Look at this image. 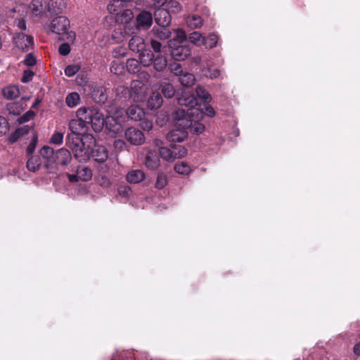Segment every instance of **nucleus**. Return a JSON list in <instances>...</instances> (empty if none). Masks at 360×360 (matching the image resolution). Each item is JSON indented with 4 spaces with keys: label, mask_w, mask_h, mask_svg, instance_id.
<instances>
[{
    "label": "nucleus",
    "mask_w": 360,
    "mask_h": 360,
    "mask_svg": "<svg viewBox=\"0 0 360 360\" xmlns=\"http://www.w3.org/2000/svg\"><path fill=\"white\" fill-rule=\"evenodd\" d=\"M174 128L167 135L170 142H182L190 133L200 135L205 130L207 122L205 115L212 117L215 114H172Z\"/></svg>",
    "instance_id": "obj_1"
},
{
    "label": "nucleus",
    "mask_w": 360,
    "mask_h": 360,
    "mask_svg": "<svg viewBox=\"0 0 360 360\" xmlns=\"http://www.w3.org/2000/svg\"><path fill=\"white\" fill-rule=\"evenodd\" d=\"M70 27V20L65 16H58L53 19L50 24V30L52 33L57 35H65L68 42H73L76 34L74 32L68 31Z\"/></svg>",
    "instance_id": "obj_2"
},
{
    "label": "nucleus",
    "mask_w": 360,
    "mask_h": 360,
    "mask_svg": "<svg viewBox=\"0 0 360 360\" xmlns=\"http://www.w3.org/2000/svg\"><path fill=\"white\" fill-rule=\"evenodd\" d=\"M129 114H109L105 117V128L113 134H119L122 131V122L129 118Z\"/></svg>",
    "instance_id": "obj_3"
},
{
    "label": "nucleus",
    "mask_w": 360,
    "mask_h": 360,
    "mask_svg": "<svg viewBox=\"0 0 360 360\" xmlns=\"http://www.w3.org/2000/svg\"><path fill=\"white\" fill-rule=\"evenodd\" d=\"M187 150L182 146H172L171 148L160 147L159 154L166 161L172 162L177 158H181L186 155Z\"/></svg>",
    "instance_id": "obj_4"
},
{
    "label": "nucleus",
    "mask_w": 360,
    "mask_h": 360,
    "mask_svg": "<svg viewBox=\"0 0 360 360\" xmlns=\"http://www.w3.org/2000/svg\"><path fill=\"white\" fill-rule=\"evenodd\" d=\"M79 115L81 116L78 119H74L70 121L69 127L72 132L84 134L89 131L87 114Z\"/></svg>",
    "instance_id": "obj_5"
},
{
    "label": "nucleus",
    "mask_w": 360,
    "mask_h": 360,
    "mask_svg": "<svg viewBox=\"0 0 360 360\" xmlns=\"http://www.w3.org/2000/svg\"><path fill=\"white\" fill-rule=\"evenodd\" d=\"M195 91L198 98L203 102V108L199 107L198 110L200 112H214L213 108L209 104L212 100V96L207 90L202 86H198Z\"/></svg>",
    "instance_id": "obj_6"
},
{
    "label": "nucleus",
    "mask_w": 360,
    "mask_h": 360,
    "mask_svg": "<svg viewBox=\"0 0 360 360\" xmlns=\"http://www.w3.org/2000/svg\"><path fill=\"white\" fill-rule=\"evenodd\" d=\"M72 160V157L70 150L65 148H61L56 151L53 162L56 166L63 168L68 165Z\"/></svg>",
    "instance_id": "obj_7"
},
{
    "label": "nucleus",
    "mask_w": 360,
    "mask_h": 360,
    "mask_svg": "<svg viewBox=\"0 0 360 360\" xmlns=\"http://www.w3.org/2000/svg\"><path fill=\"white\" fill-rule=\"evenodd\" d=\"M32 17L43 18L46 16L47 5L42 0H32L29 6Z\"/></svg>",
    "instance_id": "obj_8"
},
{
    "label": "nucleus",
    "mask_w": 360,
    "mask_h": 360,
    "mask_svg": "<svg viewBox=\"0 0 360 360\" xmlns=\"http://www.w3.org/2000/svg\"><path fill=\"white\" fill-rule=\"evenodd\" d=\"M89 129L91 128L95 132H100L105 125V117L103 114L87 115Z\"/></svg>",
    "instance_id": "obj_9"
},
{
    "label": "nucleus",
    "mask_w": 360,
    "mask_h": 360,
    "mask_svg": "<svg viewBox=\"0 0 360 360\" xmlns=\"http://www.w3.org/2000/svg\"><path fill=\"white\" fill-rule=\"evenodd\" d=\"M126 139L131 144L139 146L144 143L145 136L136 128L130 127L125 131Z\"/></svg>",
    "instance_id": "obj_10"
},
{
    "label": "nucleus",
    "mask_w": 360,
    "mask_h": 360,
    "mask_svg": "<svg viewBox=\"0 0 360 360\" xmlns=\"http://www.w3.org/2000/svg\"><path fill=\"white\" fill-rule=\"evenodd\" d=\"M14 42L19 49L27 51L33 46V38L23 32H20L14 37Z\"/></svg>",
    "instance_id": "obj_11"
},
{
    "label": "nucleus",
    "mask_w": 360,
    "mask_h": 360,
    "mask_svg": "<svg viewBox=\"0 0 360 360\" xmlns=\"http://www.w3.org/2000/svg\"><path fill=\"white\" fill-rule=\"evenodd\" d=\"M171 49V55L175 60H184L191 54V49L188 45H178Z\"/></svg>",
    "instance_id": "obj_12"
},
{
    "label": "nucleus",
    "mask_w": 360,
    "mask_h": 360,
    "mask_svg": "<svg viewBox=\"0 0 360 360\" xmlns=\"http://www.w3.org/2000/svg\"><path fill=\"white\" fill-rule=\"evenodd\" d=\"M34 124H27L17 128L11 135L8 137V141L10 143H14L18 141L21 137L30 134L32 131Z\"/></svg>",
    "instance_id": "obj_13"
},
{
    "label": "nucleus",
    "mask_w": 360,
    "mask_h": 360,
    "mask_svg": "<svg viewBox=\"0 0 360 360\" xmlns=\"http://www.w3.org/2000/svg\"><path fill=\"white\" fill-rule=\"evenodd\" d=\"M155 22L160 27H167L171 22V16L165 8H159L154 13Z\"/></svg>",
    "instance_id": "obj_14"
},
{
    "label": "nucleus",
    "mask_w": 360,
    "mask_h": 360,
    "mask_svg": "<svg viewBox=\"0 0 360 360\" xmlns=\"http://www.w3.org/2000/svg\"><path fill=\"white\" fill-rule=\"evenodd\" d=\"M137 27L139 29H148L153 23V16L148 11H141L136 17Z\"/></svg>",
    "instance_id": "obj_15"
},
{
    "label": "nucleus",
    "mask_w": 360,
    "mask_h": 360,
    "mask_svg": "<svg viewBox=\"0 0 360 360\" xmlns=\"http://www.w3.org/2000/svg\"><path fill=\"white\" fill-rule=\"evenodd\" d=\"M131 119H139L140 126L143 130L149 131L153 127V114H130Z\"/></svg>",
    "instance_id": "obj_16"
},
{
    "label": "nucleus",
    "mask_w": 360,
    "mask_h": 360,
    "mask_svg": "<svg viewBox=\"0 0 360 360\" xmlns=\"http://www.w3.org/2000/svg\"><path fill=\"white\" fill-rule=\"evenodd\" d=\"M91 157L99 163L105 162L108 158V152L107 149L103 146H95L91 149Z\"/></svg>",
    "instance_id": "obj_17"
},
{
    "label": "nucleus",
    "mask_w": 360,
    "mask_h": 360,
    "mask_svg": "<svg viewBox=\"0 0 360 360\" xmlns=\"http://www.w3.org/2000/svg\"><path fill=\"white\" fill-rule=\"evenodd\" d=\"M75 158L79 162H86L91 158V148L83 143L82 147H78L72 150Z\"/></svg>",
    "instance_id": "obj_18"
},
{
    "label": "nucleus",
    "mask_w": 360,
    "mask_h": 360,
    "mask_svg": "<svg viewBox=\"0 0 360 360\" xmlns=\"http://www.w3.org/2000/svg\"><path fill=\"white\" fill-rule=\"evenodd\" d=\"M82 134L72 132L68 134L66 139V146L72 150L78 147H82L84 141Z\"/></svg>",
    "instance_id": "obj_19"
},
{
    "label": "nucleus",
    "mask_w": 360,
    "mask_h": 360,
    "mask_svg": "<svg viewBox=\"0 0 360 360\" xmlns=\"http://www.w3.org/2000/svg\"><path fill=\"white\" fill-rule=\"evenodd\" d=\"M47 5V11L51 14L61 13L66 8L65 0H50Z\"/></svg>",
    "instance_id": "obj_20"
},
{
    "label": "nucleus",
    "mask_w": 360,
    "mask_h": 360,
    "mask_svg": "<svg viewBox=\"0 0 360 360\" xmlns=\"http://www.w3.org/2000/svg\"><path fill=\"white\" fill-rule=\"evenodd\" d=\"M129 48L134 52L139 53L146 49L145 41L143 37L133 36L129 42Z\"/></svg>",
    "instance_id": "obj_21"
},
{
    "label": "nucleus",
    "mask_w": 360,
    "mask_h": 360,
    "mask_svg": "<svg viewBox=\"0 0 360 360\" xmlns=\"http://www.w3.org/2000/svg\"><path fill=\"white\" fill-rule=\"evenodd\" d=\"M178 103L180 105H184L192 109L198 105L197 98L191 94L184 92L178 98Z\"/></svg>",
    "instance_id": "obj_22"
},
{
    "label": "nucleus",
    "mask_w": 360,
    "mask_h": 360,
    "mask_svg": "<svg viewBox=\"0 0 360 360\" xmlns=\"http://www.w3.org/2000/svg\"><path fill=\"white\" fill-rule=\"evenodd\" d=\"M146 175L141 169H131L128 172L126 176V180L129 184H139L143 181Z\"/></svg>",
    "instance_id": "obj_23"
},
{
    "label": "nucleus",
    "mask_w": 360,
    "mask_h": 360,
    "mask_svg": "<svg viewBox=\"0 0 360 360\" xmlns=\"http://www.w3.org/2000/svg\"><path fill=\"white\" fill-rule=\"evenodd\" d=\"M145 165L147 167L152 169H155L158 167L160 165V158L156 151H148L146 157Z\"/></svg>",
    "instance_id": "obj_24"
},
{
    "label": "nucleus",
    "mask_w": 360,
    "mask_h": 360,
    "mask_svg": "<svg viewBox=\"0 0 360 360\" xmlns=\"http://www.w3.org/2000/svg\"><path fill=\"white\" fill-rule=\"evenodd\" d=\"M163 100L159 92H153L148 100V107L151 110L158 109L162 104Z\"/></svg>",
    "instance_id": "obj_25"
},
{
    "label": "nucleus",
    "mask_w": 360,
    "mask_h": 360,
    "mask_svg": "<svg viewBox=\"0 0 360 360\" xmlns=\"http://www.w3.org/2000/svg\"><path fill=\"white\" fill-rule=\"evenodd\" d=\"M139 62L144 67H149L152 65L154 54L148 49L139 52Z\"/></svg>",
    "instance_id": "obj_26"
},
{
    "label": "nucleus",
    "mask_w": 360,
    "mask_h": 360,
    "mask_svg": "<svg viewBox=\"0 0 360 360\" xmlns=\"http://www.w3.org/2000/svg\"><path fill=\"white\" fill-rule=\"evenodd\" d=\"M154 69L158 72H162L167 65V60L165 56L159 54L154 56L153 63Z\"/></svg>",
    "instance_id": "obj_27"
},
{
    "label": "nucleus",
    "mask_w": 360,
    "mask_h": 360,
    "mask_svg": "<svg viewBox=\"0 0 360 360\" xmlns=\"http://www.w3.org/2000/svg\"><path fill=\"white\" fill-rule=\"evenodd\" d=\"M3 94L7 99H15L20 95V89L18 86L9 85L3 89Z\"/></svg>",
    "instance_id": "obj_28"
},
{
    "label": "nucleus",
    "mask_w": 360,
    "mask_h": 360,
    "mask_svg": "<svg viewBox=\"0 0 360 360\" xmlns=\"http://www.w3.org/2000/svg\"><path fill=\"white\" fill-rule=\"evenodd\" d=\"M77 176L80 181H88L92 178V172L91 169L85 166H79L77 169Z\"/></svg>",
    "instance_id": "obj_29"
},
{
    "label": "nucleus",
    "mask_w": 360,
    "mask_h": 360,
    "mask_svg": "<svg viewBox=\"0 0 360 360\" xmlns=\"http://www.w3.org/2000/svg\"><path fill=\"white\" fill-rule=\"evenodd\" d=\"M133 18V13L130 9H124L117 13L116 20L122 23H127Z\"/></svg>",
    "instance_id": "obj_30"
},
{
    "label": "nucleus",
    "mask_w": 360,
    "mask_h": 360,
    "mask_svg": "<svg viewBox=\"0 0 360 360\" xmlns=\"http://www.w3.org/2000/svg\"><path fill=\"white\" fill-rule=\"evenodd\" d=\"M151 32L155 37L161 40H166L171 37V32L167 28V27L153 28Z\"/></svg>",
    "instance_id": "obj_31"
},
{
    "label": "nucleus",
    "mask_w": 360,
    "mask_h": 360,
    "mask_svg": "<svg viewBox=\"0 0 360 360\" xmlns=\"http://www.w3.org/2000/svg\"><path fill=\"white\" fill-rule=\"evenodd\" d=\"M191 43L197 46H201L204 45L205 42V37L198 32H193L189 34L188 37Z\"/></svg>",
    "instance_id": "obj_32"
},
{
    "label": "nucleus",
    "mask_w": 360,
    "mask_h": 360,
    "mask_svg": "<svg viewBox=\"0 0 360 360\" xmlns=\"http://www.w3.org/2000/svg\"><path fill=\"white\" fill-rule=\"evenodd\" d=\"M92 97L96 102L104 103L107 99L105 89L102 86L96 88L93 91Z\"/></svg>",
    "instance_id": "obj_33"
},
{
    "label": "nucleus",
    "mask_w": 360,
    "mask_h": 360,
    "mask_svg": "<svg viewBox=\"0 0 360 360\" xmlns=\"http://www.w3.org/2000/svg\"><path fill=\"white\" fill-rule=\"evenodd\" d=\"M195 80L194 75L188 72L183 73L179 78V82L185 86H193Z\"/></svg>",
    "instance_id": "obj_34"
},
{
    "label": "nucleus",
    "mask_w": 360,
    "mask_h": 360,
    "mask_svg": "<svg viewBox=\"0 0 360 360\" xmlns=\"http://www.w3.org/2000/svg\"><path fill=\"white\" fill-rule=\"evenodd\" d=\"M186 24L191 28L195 29L202 25V20L200 16L193 15L186 18Z\"/></svg>",
    "instance_id": "obj_35"
},
{
    "label": "nucleus",
    "mask_w": 360,
    "mask_h": 360,
    "mask_svg": "<svg viewBox=\"0 0 360 360\" xmlns=\"http://www.w3.org/2000/svg\"><path fill=\"white\" fill-rule=\"evenodd\" d=\"M153 118H156V123L160 127L166 125L170 119L173 120L174 115L172 114H153Z\"/></svg>",
    "instance_id": "obj_36"
},
{
    "label": "nucleus",
    "mask_w": 360,
    "mask_h": 360,
    "mask_svg": "<svg viewBox=\"0 0 360 360\" xmlns=\"http://www.w3.org/2000/svg\"><path fill=\"white\" fill-rule=\"evenodd\" d=\"M80 101V96L77 92H72L68 94L65 98V102L68 106L70 108H74L77 106Z\"/></svg>",
    "instance_id": "obj_37"
},
{
    "label": "nucleus",
    "mask_w": 360,
    "mask_h": 360,
    "mask_svg": "<svg viewBox=\"0 0 360 360\" xmlns=\"http://www.w3.org/2000/svg\"><path fill=\"white\" fill-rule=\"evenodd\" d=\"M186 35L185 32L181 30H176V37L173 39L169 41L168 45L170 48H172L176 46V44L182 43L186 40Z\"/></svg>",
    "instance_id": "obj_38"
},
{
    "label": "nucleus",
    "mask_w": 360,
    "mask_h": 360,
    "mask_svg": "<svg viewBox=\"0 0 360 360\" xmlns=\"http://www.w3.org/2000/svg\"><path fill=\"white\" fill-rule=\"evenodd\" d=\"M162 93L167 98H172L175 94V89L172 84L168 82H162L160 85Z\"/></svg>",
    "instance_id": "obj_39"
},
{
    "label": "nucleus",
    "mask_w": 360,
    "mask_h": 360,
    "mask_svg": "<svg viewBox=\"0 0 360 360\" xmlns=\"http://www.w3.org/2000/svg\"><path fill=\"white\" fill-rule=\"evenodd\" d=\"M30 136L31 138V142L27 148V153L28 155H32L34 153L37 143L38 138L34 128L32 129V131H30Z\"/></svg>",
    "instance_id": "obj_40"
},
{
    "label": "nucleus",
    "mask_w": 360,
    "mask_h": 360,
    "mask_svg": "<svg viewBox=\"0 0 360 360\" xmlns=\"http://www.w3.org/2000/svg\"><path fill=\"white\" fill-rule=\"evenodd\" d=\"M139 63L138 60L130 58L127 61V69L131 73H136L139 71Z\"/></svg>",
    "instance_id": "obj_41"
},
{
    "label": "nucleus",
    "mask_w": 360,
    "mask_h": 360,
    "mask_svg": "<svg viewBox=\"0 0 360 360\" xmlns=\"http://www.w3.org/2000/svg\"><path fill=\"white\" fill-rule=\"evenodd\" d=\"M55 153L56 151L48 146L42 147L39 151L40 155L46 160L54 158Z\"/></svg>",
    "instance_id": "obj_42"
},
{
    "label": "nucleus",
    "mask_w": 360,
    "mask_h": 360,
    "mask_svg": "<svg viewBox=\"0 0 360 360\" xmlns=\"http://www.w3.org/2000/svg\"><path fill=\"white\" fill-rule=\"evenodd\" d=\"M169 13H176L181 11V6L176 0H169L166 4V8Z\"/></svg>",
    "instance_id": "obj_43"
},
{
    "label": "nucleus",
    "mask_w": 360,
    "mask_h": 360,
    "mask_svg": "<svg viewBox=\"0 0 360 360\" xmlns=\"http://www.w3.org/2000/svg\"><path fill=\"white\" fill-rule=\"evenodd\" d=\"M40 161L38 158L31 157L27 162V167L31 172H36L40 167Z\"/></svg>",
    "instance_id": "obj_44"
},
{
    "label": "nucleus",
    "mask_w": 360,
    "mask_h": 360,
    "mask_svg": "<svg viewBox=\"0 0 360 360\" xmlns=\"http://www.w3.org/2000/svg\"><path fill=\"white\" fill-rule=\"evenodd\" d=\"M218 40L219 37L216 34H210L207 37H205L204 45H205L207 48L212 49L217 46Z\"/></svg>",
    "instance_id": "obj_45"
},
{
    "label": "nucleus",
    "mask_w": 360,
    "mask_h": 360,
    "mask_svg": "<svg viewBox=\"0 0 360 360\" xmlns=\"http://www.w3.org/2000/svg\"><path fill=\"white\" fill-rule=\"evenodd\" d=\"M64 133L55 131L50 138L49 143L55 145H60L63 142Z\"/></svg>",
    "instance_id": "obj_46"
},
{
    "label": "nucleus",
    "mask_w": 360,
    "mask_h": 360,
    "mask_svg": "<svg viewBox=\"0 0 360 360\" xmlns=\"http://www.w3.org/2000/svg\"><path fill=\"white\" fill-rule=\"evenodd\" d=\"M174 169L177 173L181 174H188L190 172V167L184 162L176 163Z\"/></svg>",
    "instance_id": "obj_47"
},
{
    "label": "nucleus",
    "mask_w": 360,
    "mask_h": 360,
    "mask_svg": "<svg viewBox=\"0 0 360 360\" xmlns=\"http://www.w3.org/2000/svg\"><path fill=\"white\" fill-rule=\"evenodd\" d=\"M9 129L8 122L4 116L0 115V136L6 134Z\"/></svg>",
    "instance_id": "obj_48"
},
{
    "label": "nucleus",
    "mask_w": 360,
    "mask_h": 360,
    "mask_svg": "<svg viewBox=\"0 0 360 360\" xmlns=\"http://www.w3.org/2000/svg\"><path fill=\"white\" fill-rule=\"evenodd\" d=\"M80 70V67L78 65H70L65 69V75L67 77H72Z\"/></svg>",
    "instance_id": "obj_49"
},
{
    "label": "nucleus",
    "mask_w": 360,
    "mask_h": 360,
    "mask_svg": "<svg viewBox=\"0 0 360 360\" xmlns=\"http://www.w3.org/2000/svg\"><path fill=\"white\" fill-rule=\"evenodd\" d=\"M167 184V179L165 174H159L155 181V188L158 189L163 188Z\"/></svg>",
    "instance_id": "obj_50"
},
{
    "label": "nucleus",
    "mask_w": 360,
    "mask_h": 360,
    "mask_svg": "<svg viewBox=\"0 0 360 360\" xmlns=\"http://www.w3.org/2000/svg\"><path fill=\"white\" fill-rule=\"evenodd\" d=\"M122 4L119 0H114L108 6V11L110 13H115L117 15V13L120 12L117 8H119Z\"/></svg>",
    "instance_id": "obj_51"
},
{
    "label": "nucleus",
    "mask_w": 360,
    "mask_h": 360,
    "mask_svg": "<svg viewBox=\"0 0 360 360\" xmlns=\"http://www.w3.org/2000/svg\"><path fill=\"white\" fill-rule=\"evenodd\" d=\"M117 191L120 196L127 198L129 197L131 190L128 186H120Z\"/></svg>",
    "instance_id": "obj_52"
},
{
    "label": "nucleus",
    "mask_w": 360,
    "mask_h": 360,
    "mask_svg": "<svg viewBox=\"0 0 360 360\" xmlns=\"http://www.w3.org/2000/svg\"><path fill=\"white\" fill-rule=\"evenodd\" d=\"M170 69L172 72H173L175 75L181 76L183 74L182 67L180 64L174 63L170 65Z\"/></svg>",
    "instance_id": "obj_53"
},
{
    "label": "nucleus",
    "mask_w": 360,
    "mask_h": 360,
    "mask_svg": "<svg viewBox=\"0 0 360 360\" xmlns=\"http://www.w3.org/2000/svg\"><path fill=\"white\" fill-rule=\"evenodd\" d=\"M150 46L153 49V50L154 51L155 53H160L161 51H162V44L160 41L154 39H151L150 40Z\"/></svg>",
    "instance_id": "obj_54"
},
{
    "label": "nucleus",
    "mask_w": 360,
    "mask_h": 360,
    "mask_svg": "<svg viewBox=\"0 0 360 360\" xmlns=\"http://www.w3.org/2000/svg\"><path fill=\"white\" fill-rule=\"evenodd\" d=\"M58 52L61 56H67L70 52V46L68 43L62 44L58 49Z\"/></svg>",
    "instance_id": "obj_55"
},
{
    "label": "nucleus",
    "mask_w": 360,
    "mask_h": 360,
    "mask_svg": "<svg viewBox=\"0 0 360 360\" xmlns=\"http://www.w3.org/2000/svg\"><path fill=\"white\" fill-rule=\"evenodd\" d=\"M34 76V72L30 70H25L22 77L21 81L23 83L28 82L32 80Z\"/></svg>",
    "instance_id": "obj_56"
},
{
    "label": "nucleus",
    "mask_w": 360,
    "mask_h": 360,
    "mask_svg": "<svg viewBox=\"0 0 360 360\" xmlns=\"http://www.w3.org/2000/svg\"><path fill=\"white\" fill-rule=\"evenodd\" d=\"M24 63L27 66H33L36 63L34 56L32 53H29L26 56Z\"/></svg>",
    "instance_id": "obj_57"
},
{
    "label": "nucleus",
    "mask_w": 360,
    "mask_h": 360,
    "mask_svg": "<svg viewBox=\"0 0 360 360\" xmlns=\"http://www.w3.org/2000/svg\"><path fill=\"white\" fill-rule=\"evenodd\" d=\"M206 77L210 79H217L220 76V70L219 69L209 70L208 73L205 75Z\"/></svg>",
    "instance_id": "obj_58"
},
{
    "label": "nucleus",
    "mask_w": 360,
    "mask_h": 360,
    "mask_svg": "<svg viewBox=\"0 0 360 360\" xmlns=\"http://www.w3.org/2000/svg\"><path fill=\"white\" fill-rule=\"evenodd\" d=\"M34 115L35 114H23L22 116L18 119V121L20 124L27 122L32 119Z\"/></svg>",
    "instance_id": "obj_59"
},
{
    "label": "nucleus",
    "mask_w": 360,
    "mask_h": 360,
    "mask_svg": "<svg viewBox=\"0 0 360 360\" xmlns=\"http://www.w3.org/2000/svg\"><path fill=\"white\" fill-rule=\"evenodd\" d=\"M68 180L72 183H75L80 181L79 176H77V172L75 174H68Z\"/></svg>",
    "instance_id": "obj_60"
},
{
    "label": "nucleus",
    "mask_w": 360,
    "mask_h": 360,
    "mask_svg": "<svg viewBox=\"0 0 360 360\" xmlns=\"http://www.w3.org/2000/svg\"><path fill=\"white\" fill-rule=\"evenodd\" d=\"M17 26L22 30H25L26 29V23L22 19L18 20Z\"/></svg>",
    "instance_id": "obj_61"
},
{
    "label": "nucleus",
    "mask_w": 360,
    "mask_h": 360,
    "mask_svg": "<svg viewBox=\"0 0 360 360\" xmlns=\"http://www.w3.org/2000/svg\"><path fill=\"white\" fill-rule=\"evenodd\" d=\"M354 352L356 355H360V342L354 345Z\"/></svg>",
    "instance_id": "obj_62"
},
{
    "label": "nucleus",
    "mask_w": 360,
    "mask_h": 360,
    "mask_svg": "<svg viewBox=\"0 0 360 360\" xmlns=\"http://www.w3.org/2000/svg\"><path fill=\"white\" fill-rule=\"evenodd\" d=\"M108 169H109V167H108V164L107 163L101 167L100 172L105 174V173H108Z\"/></svg>",
    "instance_id": "obj_63"
},
{
    "label": "nucleus",
    "mask_w": 360,
    "mask_h": 360,
    "mask_svg": "<svg viewBox=\"0 0 360 360\" xmlns=\"http://www.w3.org/2000/svg\"><path fill=\"white\" fill-rule=\"evenodd\" d=\"M167 0H155V5L158 6H162L163 5H166Z\"/></svg>",
    "instance_id": "obj_64"
}]
</instances>
